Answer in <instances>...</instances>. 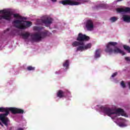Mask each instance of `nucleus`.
<instances>
[{"instance_id": "1", "label": "nucleus", "mask_w": 130, "mask_h": 130, "mask_svg": "<svg viewBox=\"0 0 130 130\" xmlns=\"http://www.w3.org/2000/svg\"><path fill=\"white\" fill-rule=\"evenodd\" d=\"M4 14L2 16H6V18L8 19H6V21H11L12 20V16L13 15V17L15 19L12 22V25L20 30H25L29 27L32 26V22L29 21H24L27 18L25 17H22L19 15V14H13L10 11H8L7 10L4 9L3 10H0V14Z\"/></svg>"}, {"instance_id": "2", "label": "nucleus", "mask_w": 130, "mask_h": 130, "mask_svg": "<svg viewBox=\"0 0 130 130\" xmlns=\"http://www.w3.org/2000/svg\"><path fill=\"white\" fill-rule=\"evenodd\" d=\"M77 41H75L72 43V46L73 47H77V50L78 51H83V50H87L92 47V44L88 43L85 45V42L84 41H88L90 40V37L86 36V35H83L82 33H79L77 38Z\"/></svg>"}, {"instance_id": "3", "label": "nucleus", "mask_w": 130, "mask_h": 130, "mask_svg": "<svg viewBox=\"0 0 130 130\" xmlns=\"http://www.w3.org/2000/svg\"><path fill=\"white\" fill-rule=\"evenodd\" d=\"M96 110L110 116L112 119H115L117 116H120V115L123 116L124 115V111L122 109H114L98 105L96 106Z\"/></svg>"}, {"instance_id": "4", "label": "nucleus", "mask_w": 130, "mask_h": 130, "mask_svg": "<svg viewBox=\"0 0 130 130\" xmlns=\"http://www.w3.org/2000/svg\"><path fill=\"white\" fill-rule=\"evenodd\" d=\"M117 45V42H109L106 45V48L105 49L106 52L110 55L120 53L122 55H125V52L124 51L121 50L117 47H115V45Z\"/></svg>"}, {"instance_id": "5", "label": "nucleus", "mask_w": 130, "mask_h": 130, "mask_svg": "<svg viewBox=\"0 0 130 130\" xmlns=\"http://www.w3.org/2000/svg\"><path fill=\"white\" fill-rule=\"evenodd\" d=\"M10 111H11L13 114H17L18 113L23 114L24 110L21 109H13V108H0V112H5L4 114H0V119L3 121L5 118L4 116H8L10 114Z\"/></svg>"}, {"instance_id": "6", "label": "nucleus", "mask_w": 130, "mask_h": 130, "mask_svg": "<svg viewBox=\"0 0 130 130\" xmlns=\"http://www.w3.org/2000/svg\"><path fill=\"white\" fill-rule=\"evenodd\" d=\"M47 36V32H39L35 34V35L32 37V40L35 41V42H39V41H41V39L42 38H44Z\"/></svg>"}, {"instance_id": "7", "label": "nucleus", "mask_w": 130, "mask_h": 130, "mask_svg": "<svg viewBox=\"0 0 130 130\" xmlns=\"http://www.w3.org/2000/svg\"><path fill=\"white\" fill-rule=\"evenodd\" d=\"M35 35V34H30V32H26L24 34H21L20 36H22V39L24 40H28V41H30V42H35V41L33 40V36Z\"/></svg>"}, {"instance_id": "8", "label": "nucleus", "mask_w": 130, "mask_h": 130, "mask_svg": "<svg viewBox=\"0 0 130 130\" xmlns=\"http://www.w3.org/2000/svg\"><path fill=\"white\" fill-rule=\"evenodd\" d=\"M63 6H79L81 5L79 2H75V0H63L60 2Z\"/></svg>"}, {"instance_id": "9", "label": "nucleus", "mask_w": 130, "mask_h": 130, "mask_svg": "<svg viewBox=\"0 0 130 130\" xmlns=\"http://www.w3.org/2000/svg\"><path fill=\"white\" fill-rule=\"evenodd\" d=\"M57 97L59 98H62V97H66V98H68L70 97H72V95L71 94V92L68 90L66 91H62L61 90H58L57 92Z\"/></svg>"}, {"instance_id": "10", "label": "nucleus", "mask_w": 130, "mask_h": 130, "mask_svg": "<svg viewBox=\"0 0 130 130\" xmlns=\"http://www.w3.org/2000/svg\"><path fill=\"white\" fill-rule=\"evenodd\" d=\"M85 25L88 31H93L94 30V22L91 19H88L85 21Z\"/></svg>"}, {"instance_id": "11", "label": "nucleus", "mask_w": 130, "mask_h": 130, "mask_svg": "<svg viewBox=\"0 0 130 130\" xmlns=\"http://www.w3.org/2000/svg\"><path fill=\"white\" fill-rule=\"evenodd\" d=\"M62 66L65 69H60L59 71H56L55 72L56 75H60L62 71L66 72L67 70H68L69 67H70V60H66L64 62H63Z\"/></svg>"}, {"instance_id": "12", "label": "nucleus", "mask_w": 130, "mask_h": 130, "mask_svg": "<svg viewBox=\"0 0 130 130\" xmlns=\"http://www.w3.org/2000/svg\"><path fill=\"white\" fill-rule=\"evenodd\" d=\"M42 22L45 24L46 27H49L50 24L52 23V18L47 17L45 19L42 20Z\"/></svg>"}, {"instance_id": "13", "label": "nucleus", "mask_w": 130, "mask_h": 130, "mask_svg": "<svg viewBox=\"0 0 130 130\" xmlns=\"http://www.w3.org/2000/svg\"><path fill=\"white\" fill-rule=\"evenodd\" d=\"M116 11L120 14H125V13H130V8L126 7L124 9L123 8H117Z\"/></svg>"}, {"instance_id": "14", "label": "nucleus", "mask_w": 130, "mask_h": 130, "mask_svg": "<svg viewBox=\"0 0 130 130\" xmlns=\"http://www.w3.org/2000/svg\"><path fill=\"white\" fill-rule=\"evenodd\" d=\"M121 121H122V123H118V125L120 126V127H125V126H127V124L125 123L126 122V121L124 119H121Z\"/></svg>"}, {"instance_id": "15", "label": "nucleus", "mask_w": 130, "mask_h": 130, "mask_svg": "<svg viewBox=\"0 0 130 130\" xmlns=\"http://www.w3.org/2000/svg\"><path fill=\"white\" fill-rule=\"evenodd\" d=\"M108 5L104 4H101L95 6V9H107Z\"/></svg>"}, {"instance_id": "16", "label": "nucleus", "mask_w": 130, "mask_h": 130, "mask_svg": "<svg viewBox=\"0 0 130 130\" xmlns=\"http://www.w3.org/2000/svg\"><path fill=\"white\" fill-rule=\"evenodd\" d=\"M123 20L124 22H126V23H130V16L128 15H123Z\"/></svg>"}, {"instance_id": "17", "label": "nucleus", "mask_w": 130, "mask_h": 130, "mask_svg": "<svg viewBox=\"0 0 130 130\" xmlns=\"http://www.w3.org/2000/svg\"><path fill=\"white\" fill-rule=\"evenodd\" d=\"M101 55H100V51L99 49L96 50L94 53V59H97V58H99Z\"/></svg>"}, {"instance_id": "18", "label": "nucleus", "mask_w": 130, "mask_h": 130, "mask_svg": "<svg viewBox=\"0 0 130 130\" xmlns=\"http://www.w3.org/2000/svg\"><path fill=\"white\" fill-rule=\"evenodd\" d=\"M2 122L6 126L8 127L9 125V123H10V119L8 118H5L3 121Z\"/></svg>"}, {"instance_id": "19", "label": "nucleus", "mask_w": 130, "mask_h": 130, "mask_svg": "<svg viewBox=\"0 0 130 130\" xmlns=\"http://www.w3.org/2000/svg\"><path fill=\"white\" fill-rule=\"evenodd\" d=\"M117 20V18L115 17H111L110 19V20L111 21V22H112V23L114 22H116V20Z\"/></svg>"}, {"instance_id": "20", "label": "nucleus", "mask_w": 130, "mask_h": 130, "mask_svg": "<svg viewBox=\"0 0 130 130\" xmlns=\"http://www.w3.org/2000/svg\"><path fill=\"white\" fill-rule=\"evenodd\" d=\"M123 48H124V49L125 50H127V51H128V52L129 53H130V47H129V46L124 45L123 46Z\"/></svg>"}, {"instance_id": "21", "label": "nucleus", "mask_w": 130, "mask_h": 130, "mask_svg": "<svg viewBox=\"0 0 130 130\" xmlns=\"http://www.w3.org/2000/svg\"><path fill=\"white\" fill-rule=\"evenodd\" d=\"M28 71H34L35 70V67H32V66H28L27 68Z\"/></svg>"}, {"instance_id": "22", "label": "nucleus", "mask_w": 130, "mask_h": 130, "mask_svg": "<svg viewBox=\"0 0 130 130\" xmlns=\"http://www.w3.org/2000/svg\"><path fill=\"white\" fill-rule=\"evenodd\" d=\"M9 20V18H7L6 15L3 16V15H0V20Z\"/></svg>"}, {"instance_id": "23", "label": "nucleus", "mask_w": 130, "mask_h": 130, "mask_svg": "<svg viewBox=\"0 0 130 130\" xmlns=\"http://www.w3.org/2000/svg\"><path fill=\"white\" fill-rule=\"evenodd\" d=\"M121 86H122L123 88H125V84H124V82H123V81H121Z\"/></svg>"}, {"instance_id": "24", "label": "nucleus", "mask_w": 130, "mask_h": 130, "mask_svg": "<svg viewBox=\"0 0 130 130\" xmlns=\"http://www.w3.org/2000/svg\"><path fill=\"white\" fill-rule=\"evenodd\" d=\"M117 75V72H115L112 75L111 77L114 78V77L116 76Z\"/></svg>"}, {"instance_id": "25", "label": "nucleus", "mask_w": 130, "mask_h": 130, "mask_svg": "<svg viewBox=\"0 0 130 130\" xmlns=\"http://www.w3.org/2000/svg\"><path fill=\"white\" fill-rule=\"evenodd\" d=\"M125 59L126 60V61H130V58L129 57H125Z\"/></svg>"}, {"instance_id": "26", "label": "nucleus", "mask_w": 130, "mask_h": 130, "mask_svg": "<svg viewBox=\"0 0 130 130\" xmlns=\"http://www.w3.org/2000/svg\"><path fill=\"white\" fill-rule=\"evenodd\" d=\"M52 1V2H53V3H55V2H56V1H57V0H51Z\"/></svg>"}, {"instance_id": "27", "label": "nucleus", "mask_w": 130, "mask_h": 130, "mask_svg": "<svg viewBox=\"0 0 130 130\" xmlns=\"http://www.w3.org/2000/svg\"><path fill=\"white\" fill-rule=\"evenodd\" d=\"M11 36H15V34L11 33Z\"/></svg>"}, {"instance_id": "28", "label": "nucleus", "mask_w": 130, "mask_h": 130, "mask_svg": "<svg viewBox=\"0 0 130 130\" xmlns=\"http://www.w3.org/2000/svg\"><path fill=\"white\" fill-rule=\"evenodd\" d=\"M128 86H129V88L130 89V82L128 83Z\"/></svg>"}, {"instance_id": "29", "label": "nucleus", "mask_w": 130, "mask_h": 130, "mask_svg": "<svg viewBox=\"0 0 130 130\" xmlns=\"http://www.w3.org/2000/svg\"><path fill=\"white\" fill-rule=\"evenodd\" d=\"M6 31H10V28H7Z\"/></svg>"}, {"instance_id": "30", "label": "nucleus", "mask_w": 130, "mask_h": 130, "mask_svg": "<svg viewBox=\"0 0 130 130\" xmlns=\"http://www.w3.org/2000/svg\"><path fill=\"white\" fill-rule=\"evenodd\" d=\"M121 1H123V0H117V2H121Z\"/></svg>"}, {"instance_id": "31", "label": "nucleus", "mask_w": 130, "mask_h": 130, "mask_svg": "<svg viewBox=\"0 0 130 130\" xmlns=\"http://www.w3.org/2000/svg\"><path fill=\"white\" fill-rule=\"evenodd\" d=\"M0 124H1V125L2 126H3V124H2V123L0 122Z\"/></svg>"}]
</instances>
